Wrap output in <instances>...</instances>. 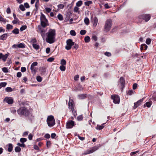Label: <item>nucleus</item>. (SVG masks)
I'll return each instance as SVG.
<instances>
[{
	"label": "nucleus",
	"mask_w": 156,
	"mask_h": 156,
	"mask_svg": "<svg viewBox=\"0 0 156 156\" xmlns=\"http://www.w3.org/2000/svg\"><path fill=\"white\" fill-rule=\"evenodd\" d=\"M33 47L35 49L38 50L39 48V46L35 44H33Z\"/></svg>",
	"instance_id": "obj_29"
},
{
	"label": "nucleus",
	"mask_w": 156,
	"mask_h": 156,
	"mask_svg": "<svg viewBox=\"0 0 156 156\" xmlns=\"http://www.w3.org/2000/svg\"><path fill=\"white\" fill-rule=\"evenodd\" d=\"M147 46L145 44H141L140 46V50L142 51L143 50H146L147 49Z\"/></svg>",
	"instance_id": "obj_20"
},
{
	"label": "nucleus",
	"mask_w": 156,
	"mask_h": 156,
	"mask_svg": "<svg viewBox=\"0 0 156 156\" xmlns=\"http://www.w3.org/2000/svg\"><path fill=\"white\" fill-rule=\"evenodd\" d=\"M13 15L14 20L12 21V23L14 24H19L21 22L16 17V15L15 13H13Z\"/></svg>",
	"instance_id": "obj_15"
},
{
	"label": "nucleus",
	"mask_w": 156,
	"mask_h": 156,
	"mask_svg": "<svg viewBox=\"0 0 156 156\" xmlns=\"http://www.w3.org/2000/svg\"><path fill=\"white\" fill-rule=\"evenodd\" d=\"M42 27V26L40 25H38L37 26V31L41 34L43 38L44 39L45 30Z\"/></svg>",
	"instance_id": "obj_10"
},
{
	"label": "nucleus",
	"mask_w": 156,
	"mask_h": 156,
	"mask_svg": "<svg viewBox=\"0 0 156 156\" xmlns=\"http://www.w3.org/2000/svg\"><path fill=\"white\" fill-rule=\"evenodd\" d=\"M100 146H94L91 148L90 149L87 150L85 151L84 152L83 154L84 155H87L92 153L96 150H97L100 147Z\"/></svg>",
	"instance_id": "obj_7"
},
{
	"label": "nucleus",
	"mask_w": 156,
	"mask_h": 156,
	"mask_svg": "<svg viewBox=\"0 0 156 156\" xmlns=\"http://www.w3.org/2000/svg\"><path fill=\"white\" fill-rule=\"evenodd\" d=\"M139 152V151H136L132 152L130 153V155L131 156H133L134 155Z\"/></svg>",
	"instance_id": "obj_59"
},
{
	"label": "nucleus",
	"mask_w": 156,
	"mask_h": 156,
	"mask_svg": "<svg viewBox=\"0 0 156 156\" xmlns=\"http://www.w3.org/2000/svg\"><path fill=\"white\" fill-rule=\"evenodd\" d=\"M17 112L20 116H25L27 118V120H29L30 122H32L34 119V116L27 108L24 107H21L17 110Z\"/></svg>",
	"instance_id": "obj_1"
},
{
	"label": "nucleus",
	"mask_w": 156,
	"mask_h": 156,
	"mask_svg": "<svg viewBox=\"0 0 156 156\" xmlns=\"http://www.w3.org/2000/svg\"><path fill=\"white\" fill-rule=\"evenodd\" d=\"M74 103L72 99H69V101L68 103V106L69 108V109H70L71 111H72L73 112H74V115H75V114L76 113V111H74Z\"/></svg>",
	"instance_id": "obj_12"
},
{
	"label": "nucleus",
	"mask_w": 156,
	"mask_h": 156,
	"mask_svg": "<svg viewBox=\"0 0 156 156\" xmlns=\"http://www.w3.org/2000/svg\"><path fill=\"white\" fill-rule=\"evenodd\" d=\"M25 44L23 43H20L18 44V48H24L25 47Z\"/></svg>",
	"instance_id": "obj_24"
},
{
	"label": "nucleus",
	"mask_w": 156,
	"mask_h": 156,
	"mask_svg": "<svg viewBox=\"0 0 156 156\" xmlns=\"http://www.w3.org/2000/svg\"><path fill=\"white\" fill-rule=\"evenodd\" d=\"M19 7L20 9L23 11H24L25 10L24 6L22 4L20 5Z\"/></svg>",
	"instance_id": "obj_40"
},
{
	"label": "nucleus",
	"mask_w": 156,
	"mask_h": 156,
	"mask_svg": "<svg viewBox=\"0 0 156 156\" xmlns=\"http://www.w3.org/2000/svg\"><path fill=\"white\" fill-rule=\"evenodd\" d=\"M9 55V53H7L5 54V55L3 54L2 58V60L4 62H5Z\"/></svg>",
	"instance_id": "obj_21"
},
{
	"label": "nucleus",
	"mask_w": 156,
	"mask_h": 156,
	"mask_svg": "<svg viewBox=\"0 0 156 156\" xmlns=\"http://www.w3.org/2000/svg\"><path fill=\"white\" fill-rule=\"evenodd\" d=\"M34 67L33 66H32V65H31L30 66V69L32 71V72H34V73H36L37 71L35 69H34Z\"/></svg>",
	"instance_id": "obj_39"
},
{
	"label": "nucleus",
	"mask_w": 156,
	"mask_h": 156,
	"mask_svg": "<svg viewBox=\"0 0 156 156\" xmlns=\"http://www.w3.org/2000/svg\"><path fill=\"white\" fill-rule=\"evenodd\" d=\"M27 139L24 138H21L20 139V142L23 143H24L25 142L27 141Z\"/></svg>",
	"instance_id": "obj_32"
},
{
	"label": "nucleus",
	"mask_w": 156,
	"mask_h": 156,
	"mask_svg": "<svg viewBox=\"0 0 156 156\" xmlns=\"http://www.w3.org/2000/svg\"><path fill=\"white\" fill-rule=\"evenodd\" d=\"M84 22L86 25H88L90 23V21L88 18L87 17H86L84 20Z\"/></svg>",
	"instance_id": "obj_25"
},
{
	"label": "nucleus",
	"mask_w": 156,
	"mask_h": 156,
	"mask_svg": "<svg viewBox=\"0 0 156 156\" xmlns=\"http://www.w3.org/2000/svg\"><path fill=\"white\" fill-rule=\"evenodd\" d=\"M60 64L61 65V66L66 65V62L65 60L62 59L61 60Z\"/></svg>",
	"instance_id": "obj_26"
},
{
	"label": "nucleus",
	"mask_w": 156,
	"mask_h": 156,
	"mask_svg": "<svg viewBox=\"0 0 156 156\" xmlns=\"http://www.w3.org/2000/svg\"><path fill=\"white\" fill-rule=\"evenodd\" d=\"M111 98L113 100V102L115 104H119L120 102V99L119 95L114 94L111 96Z\"/></svg>",
	"instance_id": "obj_11"
},
{
	"label": "nucleus",
	"mask_w": 156,
	"mask_h": 156,
	"mask_svg": "<svg viewBox=\"0 0 156 156\" xmlns=\"http://www.w3.org/2000/svg\"><path fill=\"white\" fill-rule=\"evenodd\" d=\"M57 17L58 20L60 21H62L63 20V17L61 14H59L58 15Z\"/></svg>",
	"instance_id": "obj_35"
},
{
	"label": "nucleus",
	"mask_w": 156,
	"mask_h": 156,
	"mask_svg": "<svg viewBox=\"0 0 156 156\" xmlns=\"http://www.w3.org/2000/svg\"><path fill=\"white\" fill-rule=\"evenodd\" d=\"M151 16L149 14H143L139 15L136 18V20L137 23H141L143 20L146 22H148L151 19Z\"/></svg>",
	"instance_id": "obj_3"
},
{
	"label": "nucleus",
	"mask_w": 156,
	"mask_h": 156,
	"mask_svg": "<svg viewBox=\"0 0 156 156\" xmlns=\"http://www.w3.org/2000/svg\"><path fill=\"white\" fill-rule=\"evenodd\" d=\"M40 16L41 26L44 28L48 25V20L46 18L45 16L42 13H41Z\"/></svg>",
	"instance_id": "obj_4"
},
{
	"label": "nucleus",
	"mask_w": 156,
	"mask_h": 156,
	"mask_svg": "<svg viewBox=\"0 0 156 156\" xmlns=\"http://www.w3.org/2000/svg\"><path fill=\"white\" fill-rule=\"evenodd\" d=\"M78 6H75L74 7V11L75 12H78L79 13V8L77 7Z\"/></svg>",
	"instance_id": "obj_53"
},
{
	"label": "nucleus",
	"mask_w": 156,
	"mask_h": 156,
	"mask_svg": "<svg viewBox=\"0 0 156 156\" xmlns=\"http://www.w3.org/2000/svg\"><path fill=\"white\" fill-rule=\"evenodd\" d=\"M133 93V91L132 90H129L127 92V94L128 95H131Z\"/></svg>",
	"instance_id": "obj_54"
},
{
	"label": "nucleus",
	"mask_w": 156,
	"mask_h": 156,
	"mask_svg": "<svg viewBox=\"0 0 156 156\" xmlns=\"http://www.w3.org/2000/svg\"><path fill=\"white\" fill-rule=\"evenodd\" d=\"M27 28V26L26 25L22 26L20 29L21 31H23L25 30Z\"/></svg>",
	"instance_id": "obj_42"
},
{
	"label": "nucleus",
	"mask_w": 156,
	"mask_h": 156,
	"mask_svg": "<svg viewBox=\"0 0 156 156\" xmlns=\"http://www.w3.org/2000/svg\"><path fill=\"white\" fill-rule=\"evenodd\" d=\"M54 59L55 58H54L51 57L48 58L47 59V61L48 62H51L54 60Z\"/></svg>",
	"instance_id": "obj_51"
},
{
	"label": "nucleus",
	"mask_w": 156,
	"mask_h": 156,
	"mask_svg": "<svg viewBox=\"0 0 156 156\" xmlns=\"http://www.w3.org/2000/svg\"><path fill=\"white\" fill-rule=\"evenodd\" d=\"M5 90L7 92H10L12 91V89L10 87H8L5 89Z\"/></svg>",
	"instance_id": "obj_41"
},
{
	"label": "nucleus",
	"mask_w": 156,
	"mask_h": 156,
	"mask_svg": "<svg viewBox=\"0 0 156 156\" xmlns=\"http://www.w3.org/2000/svg\"><path fill=\"white\" fill-rule=\"evenodd\" d=\"M33 135L31 133H30L28 135V139L30 140H32Z\"/></svg>",
	"instance_id": "obj_56"
},
{
	"label": "nucleus",
	"mask_w": 156,
	"mask_h": 156,
	"mask_svg": "<svg viewBox=\"0 0 156 156\" xmlns=\"http://www.w3.org/2000/svg\"><path fill=\"white\" fill-rule=\"evenodd\" d=\"M75 125L74 122L73 120H69L66 123V127L67 129H71Z\"/></svg>",
	"instance_id": "obj_13"
},
{
	"label": "nucleus",
	"mask_w": 156,
	"mask_h": 156,
	"mask_svg": "<svg viewBox=\"0 0 156 156\" xmlns=\"http://www.w3.org/2000/svg\"><path fill=\"white\" fill-rule=\"evenodd\" d=\"M98 22V20L97 18L95 16L93 20V26L94 27H96Z\"/></svg>",
	"instance_id": "obj_17"
},
{
	"label": "nucleus",
	"mask_w": 156,
	"mask_h": 156,
	"mask_svg": "<svg viewBox=\"0 0 156 156\" xmlns=\"http://www.w3.org/2000/svg\"><path fill=\"white\" fill-rule=\"evenodd\" d=\"M46 71V69L44 67H42L41 69V72L42 75H44L45 74V73Z\"/></svg>",
	"instance_id": "obj_30"
},
{
	"label": "nucleus",
	"mask_w": 156,
	"mask_h": 156,
	"mask_svg": "<svg viewBox=\"0 0 156 156\" xmlns=\"http://www.w3.org/2000/svg\"><path fill=\"white\" fill-rule=\"evenodd\" d=\"M51 143L50 141H47L46 143V146L48 148H49L51 146Z\"/></svg>",
	"instance_id": "obj_47"
},
{
	"label": "nucleus",
	"mask_w": 156,
	"mask_h": 156,
	"mask_svg": "<svg viewBox=\"0 0 156 156\" xmlns=\"http://www.w3.org/2000/svg\"><path fill=\"white\" fill-rule=\"evenodd\" d=\"M47 37L46 41L49 44H52L55 41L56 32L55 29H50L47 33Z\"/></svg>",
	"instance_id": "obj_2"
},
{
	"label": "nucleus",
	"mask_w": 156,
	"mask_h": 156,
	"mask_svg": "<svg viewBox=\"0 0 156 156\" xmlns=\"http://www.w3.org/2000/svg\"><path fill=\"white\" fill-rule=\"evenodd\" d=\"M151 40L150 38H147L146 41V43L147 44H150L151 42Z\"/></svg>",
	"instance_id": "obj_44"
},
{
	"label": "nucleus",
	"mask_w": 156,
	"mask_h": 156,
	"mask_svg": "<svg viewBox=\"0 0 156 156\" xmlns=\"http://www.w3.org/2000/svg\"><path fill=\"white\" fill-rule=\"evenodd\" d=\"M84 41L86 43H87L90 41V38L88 36L85 37L84 38Z\"/></svg>",
	"instance_id": "obj_28"
},
{
	"label": "nucleus",
	"mask_w": 156,
	"mask_h": 156,
	"mask_svg": "<svg viewBox=\"0 0 156 156\" xmlns=\"http://www.w3.org/2000/svg\"><path fill=\"white\" fill-rule=\"evenodd\" d=\"M83 115H81L78 116L77 118L78 120L81 121L83 120Z\"/></svg>",
	"instance_id": "obj_38"
},
{
	"label": "nucleus",
	"mask_w": 156,
	"mask_h": 156,
	"mask_svg": "<svg viewBox=\"0 0 156 156\" xmlns=\"http://www.w3.org/2000/svg\"><path fill=\"white\" fill-rule=\"evenodd\" d=\"M64 5L63 4H60L58 5V8L60 9H63L64 8Z\"/></svg>",
	"instance_id": "obj_55"
},
{
	"label": "nucleus",
	"mask_w": 156,
	"mask_h": 156,
	"mask_svg": "<svg viewBox=\"0 0 156 156\" xmlns=\"http://www.w3.org/2000/svg\"><path fill=\"white\" fill-rule=\"evenodd\" d=\"M47 122L48 126L50 127L53 126L55 124V119L53 116L51 115L48 116Z\"/></svg>",
	"instance_id": "obj_5"
},
{
	"label": "nucleus",
	"mask_w": 156,
	"mask_h": 156,
	"mask_svg": "<svg viewBox=\"0 0 156 156\" xmlns=\"http://www.w3.org/2000/svg\"><path fill=\"white\" fill-rule=\"evenodd\" d=\"M44 137L46 138L49 139L50 138V135L48 133H46Z\"/></svg>",
	"instance_id": "obj_61"
},
{
	"label": "nucleus",
	"mask_w": 156,
	"mask_h": 156,
	"mask_svg": "<svg viewBox=\"0 0 156 156\" xmlns=\"http://www.w3.org/2000/svg\"><path fill=\"white\" fill-rule=\"evenodd\" d=\"M79 77V76L78 75H76L75 76L74 78V79L75 81H77L78 80Z\"/></svg>",
	"instance_id": "obj_62"
},
{
	"label": "nucleus",
	"mask_w": 156,
	"mask_h": 156,
	"mask_svg": "<svg viewBox=\"0 0 156 156\" xmlns=\"http://www.w3.org/2000/svg\"><path fill=\"white\" fill-rule=\"evenodd\" d=\"M59 69L62 71H65L66 70V67L64 66H61L59 67Z\"/></svg>",
	"instance_id": "obj_46"
},
{
	"label": "nucleus",
	"mask_w": 156,
	"mask_h": 156,
	"mask_svg": "<svg viewBox=\"0 0 156 156\" xmlns=\"http://www.w3.org/2000/svg\"><path fill=\"white\" fill-rule=\"evenodd\" d=\"M82 4L83 2L81 0L78 1L76 4V6L78 7L80 6Z\"/></svg>",
	"instance_id": "obj_31"
},
{
	"label": "nucleus",
	"mask_w": 156,
	"mask_h": 156,
	"mask_svg": "<svg viewBox=\"0 0 156 156\" xmlns=\"http://www.w3.org/2000/svg\"><path fill=\"white\" fill-rule=\"evenodd\" d=\"M92 3L91 1H88L84 2L85 5L87 6H89V5L91 4Z\"/></svg>",
	"instance_id": "obj_48"
},
{
	"label": "nucleus",
	"mask_w": 156,
	"mask_h": 156,
	"mask_svg": "<svg viewBox=\"0 0 156 156\" xmlns=\"http://www.w3.org/2000/svg\"><path fill=\"white\" fill-rule=\"evenodd\" d=\"M66 45L65 46V48L68 50L71 49L72 46L74 45L75 43L71 39H68L66 41Z\"/></svg>",
	"instance_id": "obj_8"
},
{
	"label": "nucleus",
	"mask_w": 156,
	"mask_h": 156,
	"mask_svg": "<svg viewBox=\"0 0 156 156\" xmlns=\"http://www.w3.org/2000/svg\"><path fill=\"white\" fill-rule=\"evenodd\" d=\"M86 31L85 30H81L80 32V34L82 35H84L86 33Z\"/></svg>",
	"instance_id": "obj_49"
},
{
	"label": "nucleus",
	"mask_w": 156,
	"mask_h": 156,
	"mask_svg": "<svg viewBox=\"0 0 156 156\" xmlns=\"http://www.w3.org/2000/svg\"><path fill=\"white\" fill-rule=\"evenodd\" d=\"M2 70L5 73L8 72V69L6 67H4L2 68Z\"/></svg>",
	"instance_id": "obj_52"
},
{
	"label": "nucleus",
	"mask_w": 156,
	"mask_h": 156,
	"mask_svg": "<svg viewBox=\"0 0 156 156\" xmlns=\"http://www.w3.org/2000/svg\"><path fill=\"white\" fill-rule=\"evenodd\" d=\"M8 36L9 35L8 34H2L0 36V40H5Z\"/></svg>",
	"instance_id": "obj_18"
},
{
	"label": "nucleus",
	"mask_w": 156,
	"mask_h": 156,
	"mask_svg": "<svg viewBox=\"0 0 156 156\" xmlns=\"http://www.w3.org/2000/svg\"><path fill=\"white\" fill-rule=\"evenodd\" d=\"M36 79L37 81L38 82H41L42 80V78L40 76H38L37 77Z\"/></svg>",
	"instance_id": "obj_45"
},
{
	"label": "nucleus",
	"mask_w": 156,
	"mask_h": 156,
	"mask_svg": "<svg viewBox=\"0 0 156 156\" xmlns=\"http://www.w3.org/2000/svg\"><path fill=\"white\" fill-rule=\"evenodd\" d=\"M79 97L80 99H83L85 98L86 97V95L84 94H82L79 95Z\"/></svg>",
	"instance_id": "obj_37"
},
{
	"label": "nucleus",
	"mask_w": 156,
	"mask_h": 156,
	"mask_svg": "<svg viewBox=\"0 0 156 156\" xmlns=\"http://www.w3.org/2000/svg\"><path fill=\"white\" fill-rule=\"evenodd\" d=\"M144 100V98L137 101L136 102L134 103V106L133 107L134 109H136L139 106L141 105L142 103Z\"/></svg>",
	"instance_id": "obj_16"
},
{
	"label": "nucleus",
	"mask_w": 156,
	"mask_h": 156,
	"mask_svg": "<svg viewBox=\"0 0 156 156\" xmlns=\"http://www.w3.org/2000/svg\"><path fill=\"white\" fill-rule=\"evenodd\" d=\"M12 33L16 34H18L19 33V29L17 28H15L12 31Z\"/></svg>",
	"instance_id": "obj_23"
},
{
	"label": "nucleus",
	"mask_w": 156,
	"mask_h": 156,
	"mask_svg": "<svg viewBox=\"0 0 156 156\" xmlns=\"http://www.w3.org/2000/svg\"><path fill=\"white\" fill-rule=\"evenodd\" d=\"M7 84L6 82H2L0 83V89L2 87H5Z\"/></svg>",
	"instance_id": "obj_33"
},
{
	"label": "nucleus",
	"mask_w": 156,
	"mask_h": 156,
	"mask_svg": "<svg viewBox=\"0 0 156 156\" xmlns=\"http://www.w3.org/2000/svg\"><path fill=\"white\" fill-rule=\"evenodd\" d=\"M152 104V102L151 101L147 102L146 103V105L147 107L149 108L151 106V105Z\"/></svg>",
	"instance_id": "obj_50"
},
{
	"label": "nucleus",
	"mask_w": 156,
	"mask_h": 156,
	"mask_svg": "<svg viewBox=\"0 0 156 156\" xmlns=\"http://www.w3.org/2000/svg\"><path fill=\"white\" fill-rule=\"evenodd\" d=\"M139 54L137 53H133L132 55V57H139Z\"/></svg>",
	"instance_id": "obj_63"
},
{
	"label": "nucleus",
	"mask_w": 156,
	"mask_h": 156,
	"mask_svg": "<svg viewBox=\"0 0 156 156\" xmlns=\"http://www.w3.org/2000/svg\"><path fill=\"white\" fill-rule=\"evenodd\" d=\"M24 5L25 7L26 8H30V5L27 2L24 3Z\"/></svg>",
	"instance_id": "obj_64"
},
{
	"label": "nucleus",
	"mask_w": 156,
	"mask_h": 156,
	"mask_svg": "<svg viewBox=\"0 0 156 156\" xmlns=\"http://www.w3.org/2000/svg\"><path fill=\"white\" fill-rule=\"evenodd\" d=\"M15 151L16 152H20L21 151V148L20 147L18 146L16 147L15 148Z\"/></svg>",
	"instance_id": "obj_27"
},
{
	"label": "nucleus",
	"mask_w": 156,
	"mask_h": 156,
	"mask_svg": "<svg viewBox=\"0 0 156 156\" xmlns=\"http://www.w3.org/2000/svg\"><path fill=\"white\" fill-rule=\"evenodd\" d=\"M112 20L110 19H108L106 21L104 27L105 31L107 32L110 30L112 26Z\"/></svg>",
	"instance_id": "obj_6"
},
{
	"label": "nucleus",
	"mask_w": 156,
	"mask_h": 156,
	"mask_svg": "<svg viewBox=\"0 0 156 156\" xmlns=\"http://www.w3.org/2000/svg\"><path fill=\"white\" fill-rule=\"evenodd\" d=\"M8 147L7 151L8 152H11L13 150V145L12 144H9L7 145Z\"/></svg>",
	"instance_id": "obj_19"
},
{
	"label": "nucleus",
	"mask_w": 156,
	"mask_h": 156,
	"mask_svg": "<svg viewBox=\"0 0 156 156\" xmlns=\"http://www.w3.org/2000/svg\"><path fill=\"white\" fill-rule=\"evenodd\" d=\"M105 55L107 56L110 57L111 56V54L109 52L107 51L105 53Z\"/></svg>",
	"instance_id": "obj_58"
},
{
	"label": "nucleus",
	"mask_w": 156,
	"mask_h": 156,
	"mask_svg": "<svg viewBox=\"0 0 156 156\" xmlns=\"http://www.w3.org/2000/svg\"><path fill=\"white\" fill-rule=\"evenodd\" d=\"M70 34L73 36H75L76 34V33L74 30H71L70 32Z\"/></svg>",
	"instance_id": "obj_43"
},
{
	"label": "nucleus",
	"mask_w": 156,
	"mask_h": 156,
	"mask_svg": "<svg viewBox=\"0 0 156 156\" xmlns=\"http://www.w3.org/2000/svg\"><path fill=\"white\" fill-rule=\"evenodd\" d=\"M17 145L18 146H19V147H23V148H24L26 147V145L24 143H22V144H20V143H18L17 144Z\"/></svg>",
	"instance_id": "obj_36"
},
{
	"label": "nucleus",
	"mask_w": 156,
	"mask_h": 156,
	"mask_svg": "<svg viewBox=\"0 0 156 156\" xmlns=\"http://www.w3.org/2000/svg\"><path fill=\"white\" fill-rule=\"evenodd\" d=\"M106 123H104L102 124L101 125H98L96 127V129L98 130H101L103 129L104 127V125Z\"/></svg>",
	"instance_id": "obj_22"
},
{
	"label": "nucleus",
	"mask_w": 156,
	"mask_h": 156,
	"mask_svg": "<svg viewBox=\"0 0 156 156\" xmlns=\"http://www.w3.org/2000/svg\"><path fill=\"white\" fill-rule=\"evenodd\" d=\"M39 0H37V1L35 4V7L36 9H37L38 5H39Z\"/></svg>",
	"instance_id": "obj_57"
},
{
	"label": "nucleus",
	"mask_w": 156,
	"mask_h": 156,
	"mask_svg": "<svg viewBox=\"0 0 156 156\" xmlns=\"http://www.w3.org/2000/svg\"><path fill=\"white\" fill-rule=\"evenodd\" d=\"M118 85L122 91L125 86V80L123 77H121L120 78L119 81Z\"/></svg>",
	"instance_id": "obj_9"
},
{
	"label": "nucleus",
	"mask_w": 156,
	"mask_h": 156,
	"mask_svg": "<svg viewBox=\"0 0 156 156\" xmlns=\"http://www.w3.org/2000/svg\"><path fill=\"white\" fill-rule=\"evenodd\" d=\"M137 86H138V85L137 83H134V84H133V90H135L137 87Z\"/></svg>",
	"instance_id": "obj_60"
},
{
	"label": "nucleus",
	"mask_w": 156,
	"mask_h": 156,
	"mask_svg": "<svg viewBox=\"0 0 156 156\" xmlns=\"http://www.w3.org/2000/svg\"><path fill=\"white\" fill-rule=\"evenodd\" d=\"M13 28V26L9 24H8L6 25V29L7 30L12 29Z\"/></svg>",
	"instance_id": "obj_34"
},
{
	"label": "nucleus",
	"mask_w": 156,
	"mask_h": 156,
	"mask_svg": "<svg viewBox=\"0 0 156 156\" xmlns=\"http://www.w3.org/2000/svg\"><path fill=\"white\" fill-rule=\"evenodd\" d=\"M4 101H5L9 105H11L13 103L14 101L12 98L6 97L3 100Z\"/></svg>",
	"instance_id": "obj_14"
}]
</instances>
